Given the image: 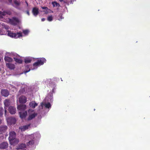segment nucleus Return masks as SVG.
I'll return each instance as SVG.
<instances>
[{
	"label": "nucleus",
	"mask_w": 150,
	"mask_h": 150,
	"mask_svg": "<svg viewBox=\"0 0 150 150\" xmlns=\"http://www.w3.org/2000/svg\"><path fill=\"white\" fill-rule=\"evenodd\" d=\"M46 59L44 58H40L36 62L33 64V66L35 67L39 65H42L46 62Z\"/></svg>",
	"instance_id": "nucleus-2"
},
{
	"label": "nucleus",
	"mask_w": 150,
	"mask_h": 150,
	"mask_svg": "<svg viewBox=\"0 0 150 150\" xmlns=\"http://www.w3.org/2000/svg\"><path fill=\"white\" fill-rule=\"evenodd\" d=\"M2 122V120L0 119V124H1Z\"/></svg>",
	"instance_id": "nucleus-46"
},
{
	"label": "nucleus",
	"mask_w": 150,
	"mask_h": 150,
	"mask_svg": "<svg viewBox=\"0 0 150 150\" xmlns=\"http://www.w3.org/2000/svg\"><path fill=\"white\" fill-rule=\"evenodd\" d=\"M59 1L60 2H62V1H63V0H59Z\"/></svg>",
	"instance_id": "nucleus-47"
},
{
	"label": "nucleus",
	"mask_w": 150,
	"mask_h": 150,
	"mask_svg": "<svg viewBox=\"0 0 150 150\" xmlns=\"http://www.w3.org/2000/svg\"><path fill=\"white\" fill-rule=\"evenodd\" d=\"M30 124H29L21 126L19 128L21 129L22 131H24L25 130L30 127Z\"/></svg>",
	"instance_id": "nucleus-17"
},
{
	"label": "nucleus",
	"mask_w": 150,
	"mask_h": 150,
	"mask_svg": "<svg viewBox=\"0 0 150 150\" xmlns=\"http://www.w3.org/2000/svg\"><path fill=\"white\" fill-rule=\"evenodd\" d=\"M25 3L26 4L27 6H28V2H27V1H25Z\"/></svg>",
	"instance_id": "nucleus-41"
},
{
	"label": "nucleus",
	"mask_w": 150,
	"mask_h": 150,
	"mask_svg": "<svg viewBox=\"0 0 150 150\" xmlns=\"http://www.w3.org/2000/svg\"><path fill=\"white\" fill-rule=\"evenodd\" d=\"M8 144L6 142H4L0 144V149H6L8 147Z\"/></svg>",
	"instance_id": "nucleus-6"
},
{
	"label": "nucleus",
	"mask_w": 150,
	"mask_h": 150,
	"mask_svg": "<svg viewBox=\"0 0 150 150\" xmlns=\"http://www.w3.org/2000/svg\"><path fill=\"white\" fill-rule=\"evenodd\" d=\"M8 129V127L6 125H2L0 126V134L5 133Z\"/></svg>",
	"instance_id": "nucleus-5"
},
{
	"label": "nucleus",
	"mask_w": 150,
	"mask_h": 150,
	"mask_svg": "<svg viewBox=\"0 0 150 150\" xmlns=\"http://www.w3.org/2000/svg\"><path fill=\"white\" fill-rule=\"evenodd\" d=\"M42 9L47 10L48 9V8L47 7H42Z\"/></svg>",
	"instance_id": "nucleus-36"
},
{
	"label": "nucleus",
	"mask_w": 150,
	"mask_h": 150,
	"mask_svg": "<svg viewBox=\"0 0 150 150\" xmlns=\"http://www.w3.org/2000/svg\"><path fill=\"white\" fill-rule=\"evenodd\" d=\"M32 60V58L31 57H27L25 59V62L27 64L30 63Z\"/></svg>",
	"instance_id": "nucleus-24"
},
{
	"label": "nucleus",
	"mask_w": 150,
	"mask_h": 150,
	"mask_svg": "<svg viewBox=\"0 0 150 150\" xmlns=\"http://www.w3.org/2000/svg\"><path fill=\"white\" fill-rule=\"evenodd\" d=\"M61 81H63V80H62V79H61Z\"/></svg>",
	"instance_id": "nucleus-51"
},
{
	"label": "nucleus",
	"mask_w": 150,
	"mask_h": 150,
	"mask_svg": "<svg viewBox=\"0 0 150 150\" xmlns=\"http://www.w3.org/2000/svg\"><path fill=\"white\" fill-rule=\"evenodd\" d=\"M52 4L54 7L57 6L59 7L60 5L59 4L56 2H52Z\"/></svg>",
	"instance_id": "nucleus-33"
},
{
	"label": "nucleus",
	"mask_w": 150,
	"mask_h": 150,
	"mask_svg": "<svg viewBox=\"0 0 150 150\" xmlns=\"http://www.w3.org/2000/svg\"><path fill=\"white\" fill-rule=\"evenodd\" d=\"M6 66L11 69H13L15 68V66L13 64L10 63L6 64Z\"/></svg>",
	"instance_id": "nucleus-20"
},
{
	"label": "nucleus",
	"mask_w": 150,
	"mask_h": 150,
	"mask_svg": "<svg viewBox=\"0 0 150 150\" xmlns=\"http://www.w3.org/2000/svg\"><path fill=\"white\" fill-rule=\"evenodd\" d=\"M9 141L10 144L11 145L14 146L16 145L19 142V140L18 139L15 138L9 140Z\"/></svg>",
	"instance_id": "nucleus-7"
},
{
	"label": "nucleus",
	"mask_w": 150,
	"mask_h": 150,
	"mask_svg": "<svg viewBox=\"0 0 150 150\" xmlns=\"http://www.w3.org/2000/svg\"><path fill=\"white\" fill-rule=\"evenodd\" d=\"M47 20L49 21H51L53 20V17L52 16H50L48 17L47 18Z\"/></svg>",
	"instance_id": "nucleus-34"
},
{
	"label": "nucleus",
	"mask_w": 150,
	"mask_h": 150,
	"mask_svg": "<svg viewBox=\"0 0 150 150\" xmlns=\"http://www.w3.org/2000/svg\"><path fill=\"white\" fill-rule=\"evenodd\" d=\"M27 14L28 15V16H29L30 15V13H29V11L28 10V11H26Z\"/></svg>",
	"instance_id": "nucleus-37"
},
{
	"label": "nucleus",
	"mask_w": 150,
	"mask_h": 150,
	"mask_svg": "<svg viewBox=\"0 0 150 150\" xmlns=\"http://www.w3.org/2000/svg\"><path fill=\"white\" fill-rule=\"evenodd\" d=\"M6 120L8 123L10 125L15 124L16 121V119L13 117H8Z\"/></svg>",
	"instance_id": "nucleus-3"
},
{
	"label": "nucleus",
	"mask_w": 150,
	"mask_h": 150,
	"mask_svg": "<svg viewBox=\"0 0 150 150\" xmlns=\"http://www.w3.org/2000/svg\"><path fill=\"white\" fill-rule=\"evenodd\" d=\"M32 13L34 16H36L39 13L38 8L37 7L33 8L32 10Z\"/></svg>",
	"instance_id": "nucleus-10"
},
{
	"label": "nucleus",
	"mask_w": 150,
	"mask_h": 150,
	"mask_svg": "<svg viewBox=\"0 0 150 150\" xmlns=\"http://www.w3.org/2000/svg\"><path fill=\"white\" fill-rule=\"evenodd\" d=\"M37 135H40V134H39V133H37Z\"/></svg>",
	"instance_id": "nucleus-49"
},
{
	"label": "nucleus",
	"mask_w": 150,
	"mask_h": 150,
	"mask_svg": "<svg viewBox=\"0 0 150 150\" xmlns=\"http://www.w3.org/2000/svg\"><path fill=\"white\" fill-rule=\"evenodd\" d=\"M54 88H53L52 89V92H54Z\"/></svg>",
	"instance_id": "nucleus-48"
},
{
	"label": "nucleus",
	"mask_w": 150,
	"mask_h": 150,
	"mask_svg": "<svg viewBox=\"0 0 150 150\" xmlns=\"http://www.w3.org/2000/svg\"><path fill=\"white\" fill-rule=\"evenodd\" d=\"M6 13L4 11L1 12L0 11V18H2V16H4L6 15Z\"/></svg>",
	"instance_id": "nucleus-31"
},
{
	"label": "nucleus",
	"mask_w": 150,
	"mask_h": 150,
	"mask_svg": "<svg viewBox=\"0 0 150 150\" xmlns=\"http://www.w3.org/2000/svg\"><path fill=\"white\" fill-rule=\"evenodd\" d=\"M10 22L11 24L15 25L19 23V21L17 18L13 17L10 20Z\"/></svg>",
	"instance_id": "nucleus-4"
},
{
	"label": "nucleus",
	"mask_w": 150,
	"mask_h": 150,
	"mask_svg": "<svg viewBox=\"0 0 150 150\" xmlns=\"http://www.w3.org/2000/svg\"><path fill=\"white\" fill-rule=\"evenodd\" d=\"M13 2L15 5L17 6H19L21 4L19 0H13Z\"/></svg>",
	"instance_id": "nucleus-26"
},
{
	"label": "nucleus",
	"mask_w": 150,
	"mask_h": 150,
	"mask_svg": "<svg viewBox=\"0 0 150 150\" xmlns=\"http://www.w3.org/2000/svg\"><path fill=\"white\" fill-rule=\"evenodd\" d=\"M5 110H4V112H5V116H6V112H7V110H6V108H5Z\"/></svg>",
	"instance_id": "nucleus-38"
},
{
	"label": "nucleus",
	"mask_w": 150,
	"mask_h": 150,
	"mask_svg": "<svg viewBox=\"0 0 150 150\" xmlns=\"http://www.w3.org/2000/svg\"><path fill=\"white\" fill-rule=\"evenodd\" d=\"M25 89L24 88H22L18 92V94L20 95L21 94L25 92Z\"/></svg>",
	"instance_id": "nucleus-28"
},
{
	"label": "nucleus",
	"mask_w": 150,
	"mask_h": 150,
	"mask_svg": "<svg viewBox=\"0 0 150 150\" xmlns=\"http://www.w3.org/2000/svg\"><path fill=\"white\" fill-rule=\"evenodd\" d=\"M23 31L24 34L26 35H27L29 32V31L28 29L23 30Z\"/></svg>",
	"instance_id": "nucleus-32"
},
{
	"label": "nucleus",
	"mask_w": 150,
	"mask_h": 150,
	"mask_svg": "<svg viewBox=\"0 0 150 150\" xmlns=\"http://www.w3.org/2000/svg\"><path fill=\"white\" fill-rule=\"evenodd\" d=\"M19 101L20 103H25L27 101V98L25 96H22L19 97Z\"/></svg>",
	"instance_id": "nucleus-11"
},
{
	"label": "nucleus",
	"mask_w": 150,
	"mask_h": 150,
	"mask_svg": "<svg viewBox=\"0 0 150 150\" xmlns=\"http://www.w3.org/2000/svg\"><path fill=\"white\" fill-rule=\"evenodd\" d=\"M16 134L14 131H11L9 132V136L8 137L9 140L16 138Z\"/></svg>",
	"instance_id": "nucleus-9"
},
{
	"label": "nucleus",
	"mask_w": 150,
	"mask_h": 150,
	"mask_svg": "<svg viewBox=\"0 0 150 150\" xmlns=\"http://www.w3.org/2000/svg\"><path fill=\"white\" fill-rule=\"evenodd\" d=\"M47 98H49L50 100H48L47 101H50V102H52L53 100L52 96H51V95H48L46 98V99L47 100Z\"/></svg>",
	"instance_id": "nucleus-25"
},
{
	"label": "nucleus",
	"mask_w": 150,
	"mask_h": 150,
	"mask_svg": "<svg viewBox=\"0 0 150 150\" xmlns=\"http://www.w3.org/2000/svg\"><path fill=\"white\" fill-rule=\"evenodd\" d=\"M57 18L58 20L60 21L62 19H63L64 18L62 16V14L60 13L59 14L58 16L57 17Z\"/></svg>",
	"instance_id": "nucleus-30"
},
{
	"label": "nucleus",
	"mask_w": 150,
	"mask_h": 150,
	"mask_svg": "<svg viewBox=\"0 0 150 150\" xmlns=\"http://www.w3.org/2000/svg\"><path fill=\"white\" fill-rule=\"evenodd\" d=\"M17 108L20 110L23 111L26 109V106L24 104L20 105L18 106Z\"/></svg>",
	"instance_id": "nucleus-15"
},
{
	"label": "nucleus",
	"mask_w": 150,
	"mask_h": 150,
	"mask_svg": "<svg viewBox=\"0 0 150 150\" xmlns=\"http://www.w3.org/2000/svg\"><path fill=\"white\" fill-rule=\"evenodd\" d=\"M30 69H29V70H26V71H25V73H27V72H29V71H30Z\"/></svg>",
	"instance_id": "nucleus-39"
},
{
	"label": "nucleus",
	"mask_w": 150,
	"mask_h": 150,
	"mask_svg": "<svg viewBox=\"0 0 150 150\" xmlns=\"http://www.w3.org/2000/svg\"><path fill=\"white\" fill-rule=\"evenodd\" d=\"M9 54L8 53H7L6 54V56L4 57V60L6 62H11L12 61L13 59L12 58L9 57L8 56V54Z\"/></svg>",
	"instance_id": "nucleus-18"
},
{
	"label": "nucleus",
	"mask_w": 150,
	"mask_h": 150,
	"mask_svg": "<svg viewBox=\"0 0 150 150\" xmlns=\"http://www.w3.org/2000/svg\"><path fill=\"white\" fill-rule=\"evenodd\" d=\"M8 35L12 38H17L22 36L21 32L17 33H13L11 31H9L8 33Z\"/></svg>",
	"instance_id": "nucleus-1"
},
{
	"label": "nucleus",
	"mask_w": 150,
	"mask_h": 150,
	"mask_svg": "<svg viewBox=\"0 0 150 150\" xmlns=\"http://www.w3.org/2000/svg\"><path fill=\"white\" fill-rule=\"evenodd\" d=\"M31 138L30 137V139L29 142H28V146H32L34 144V137L33 135H31L30 136Z\"/></svg>",
	"instance_id": "nucleus-12"
},
{
	"label": "nucleus",
	"mask_w": 150,
	"mask_h": 150,
	"mask_svg": "<svg viewBox=\"0 0 150 150\" xmlns=\"http://www.w3.org/2000/svg\"><path fill=\"white\" fill-rule=\"evenodd\" d=\"M43 106L46 108H51V105L49 102H48L47 103H42L41 104V106L42 108Z\"/></svg>",
	"instance_id": "nucleus-14"
},
{
	"label": "nucleus",
	"mask_w": 150,
	"mask_h": 150,
	"mask_svg": "<svg viewBox=\"0 0 150 150\" xmlns=\"http://www.w3.org/2000/svg\"><path fill=\"white\" fill-rule=\"evenodd\" d=\"M16 84L18 86L20 84H19V83H16Z\"/></svg>",
	"instance_id": "nucleus-45"
},
{
	"label": "nucleus",
	"mask_w": 150,
	"mask_h": 150,
	"mask_svg": "<svg viewBox=\"0 0 150 150\" xmlns=\"http://www.w3.org/2000/svg\"><path fill=\"white\" fill-rule=\"evenodd\" d=\"M45 18H42L41 19V21H45Z\"/></svg>",
	"instance_id": "nucleus-42"
},
{
	"label": "nucleus",
	"mask_w": 150,
	"mask_h": 150,
	"mask_svg": "<svg viewBox=\"0 0 150 150\" xmlns=\"http://www.w3.org/2000/svg\"><path fill=\"white\" fill-rule=\"evenodd\" d=\"M19 113L20 117L21 118H25L27 115V112L26 111L23 112H19Z\"/></svg>",
	"instance_id": "nucleus-19"
},
{
	"label": "nucleus",
	"mask_w": 150,
	"mask_h": 150,
	"mask_svg": "<svg viewBox=\"0 0 150 150\" xmlns=\"http://www.w3.org/2000/svg\"><path fill=\"white\" fill-rule=\"evenodd\" d=\"M4 111V109L0 107V117H3Z\"/></svg>",
	"instance_id": "nucleus-27"
},
{
	"label": "nucleus",
	"mask_w": 150,
	"mask_h": 150,
	"mask_svg": "<svg viewBox=\"0 0 150 150\" xmlns=\"http://www.w3.org/2000/svg\"><path fill=\"white\" fill-rule=\"evenodd\" d=\"M15 55H16V57H13V59L15 61L19 63H21L22 62V60L18 58L19 56L16 54H14V56H15Z\"/></svg>",
	"instance_id": "nucleus-16"
},
{
	"label": "nucleus",
	"mask_w": 150,
	"mask_h": 150,
	"mask_svg": "<svg viewBox=\"0 0 150 150\" xmlns=\"http://www.w3.org/2000/svg\"><path fill=\"white\" fill-rule=\"evenodd\" d=\"M10 100L8 99L5 100L4 102V103L5 107H8L10 104Z\"/></svg>",
	"instance_id": "nucleus-23"
},
{
	"label": "nucleus",
	"mask_w": 150,
	"mask_h": 150,
	"mask_svg": "<svg viewBox=\"0 0 150 150\" xmlns=\"http://www.w3.org/2000/svg\"><path fill=\"white\" fill-rule=\"evenodd\" d=\"M37 115L36 113H34L31 114H30L28 117V120H30L33 119L34 118L35 116Z\"/></svg>",
	"instance_id": "nucleus-21"
},
{
	"label": "nucleus",
	"mask_w": 150,
	"mask_h": 150,
	"mask_svg": "<svg viewBox=\"0 0 150 150\" xmlns=\"http://www.w3.org/2000/svg\"><path fill=\"white\" fill-rule=\"evenodd\" d=\"M0 24L2 25L3 26V28H4V27H5V25L3 23L2 24Z\"/></svg>",
	"instance_id": "nucleus-43"
},
{
	"label": "nucleus",
	"mask_w": 150,
	"mask_h": 150,
	"mask_svg": "<svg viewBox=\"0 0 150 150\" xmlns=\"http://www.w3.org/2000/svg\"><path fill=\"white\" fill-rule=\"evenodd\" d=\"M1 93L2 96L5 97H7L9 94L8 91L6 89L2 90Z\"/></svg>",
	"instance_id": "nucleus-13"
},
{
	"label": "nucleus",
	"mask_w": 150,
	"mask_h": 150,
	"mask_svg": "<svg viewBox=\"0 0 150 150\" xmlns=\"http://www.w3.org/2000/svg\"><path fill=\"white\" fill-rule=\"evenodd\" d=\"M26 147V145L24 144H20L18 146V149H22L25 148Z\"/></svg>",
	"instance_id": "nucleus-29"
},
{
	"label": "nucleus",
	"mask_w": 150,
	"mask_h": 150,
	"mask_svg": "<svg viewBox=\"0 0 150 150\" xmlns=\"http://www.w3.org/2000/svg\"><path fill=\"white\" fill-rule=\"evenodd\" d=\"M37 104L33 101L30 102L29 103L30 106L33 108H35L36 106H37Z\"/></svg>",
	"instance_id": "nucleus-22"
},
{
	"label": "nucleus",
	"mask_w": 150,
	"mask_h": 150,
	"mask_svg": "<svg viewBox=\"0 0 150 150\" xmlns=\"http://www.w3.org/2000/svg\"><path fill=\"white\" fill-rule=\"evenodd\" d=\"M8 111L11 114H14L16 112V109L15 107L10 106L8 109Z\"/></svg>",
	"instance_id": "nucleus-8"
},
{
	"label": "nucleus",
	"mask_w": 150,
	"mask_h": 150,
	"mask_svg": "<svg viewBox=\"0 0 150 150\" xmlns=\"http://www.w3.org/2000/svg\"><path fill=\"white\" fill-rule=\"evenodd\" d=\"M33 110H31V109H29L28 110V112L29 113H30V112H33Z\"/></svg>",
	"instance_id": "nucleus-40"
},
{
	"label": "nucleus",
	"mask_w": 150,
	"mask_h": 150,
	"mask_svg": "<svg viewBox=\"0 0 150 150\" xmlns=\"http://www.w3.org/2000/svg\"><path fill=\"white\" fill-rule=\"evenodd\" d=\"M32 69V70H33V69Z\"/></svg>",
	"instance_id": "nucleus-50"
},
{
	"label": "nucleus",
	"mask_w": 150,
	"mask_h": 150,
	"mask_svg": "<svg viewBox=\"0 0 150 150\" xmlns=\"http://www.w3.org/2000/svg\"><path fill=\"white\" fill-rule=\"evenodd\" d=\"M29 68V67L28 66H26L25 67V69H26Z\"/></svg>",
	"instance_id": "nucleus-44"
},
{
	"label": "nucleus",
	"mask_w": 150,
	"mask_h": 150,
	"mask_svg": "<svg viewBox=\"0 0 150 150\" xmlns=\"http://www.w3.org/2000/svg\"><path fill=\"white\" fill-rule=\"evenodd\" d=\"M4 34V33L3 32L2 29H0V35H3Z\"/></svg>",
	"instance_id": "nucleus-35"
}]
</instances>
